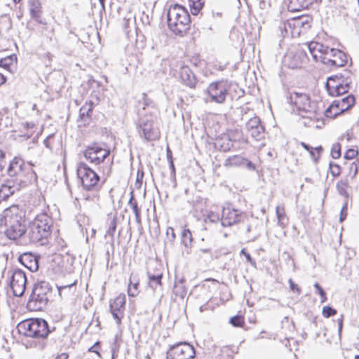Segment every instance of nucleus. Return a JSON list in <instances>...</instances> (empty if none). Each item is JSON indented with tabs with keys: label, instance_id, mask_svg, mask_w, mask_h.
I'll return each mask as SVG.
<instances>
[{
	"label": "nucleus",
	"instance_id": "1",
	"mask_svg": "<svg viewBox=\"0 0 359 359\" xmlns=\"http://www.w3.org/2000/svg\"><path fill=\"white\" fill-rule=\"evenodd\" d=\"M32 166V164L25 163L21 158L15 157L11 161L4 177L22 187H26L37 178Z\"/></svg>",
	"mask_w": 359,
	"mask_h": 359
},
{
	"label": "nucleus",
	"instance_id": "2",
	"mask_svg": "<svg viewBox=\"0 0 359 359\" xmlns=\"http://www.w3.org/2000/svg\"><path fill=\"white\" fill-rule=\"evenodd\" d=\"M287 100L295 106L299 114L303 118L309 120V122L304 123L305 126H311V122L318 119L317 103L311 101L307 94L294 92L287 97Z\"/></svg>",
	"mask_w": 359,
	"mask_h": 359
},
{
	"label": "nucleus",
	"instance_id": "3",
	"mask_svg": "<svg viewBox=\"0 0 359 359\" xmlns=\"http://www.w3.org/2000/svg\"><path fill=\"white\" fill-rule=\"evenodd\" d=\"M5 235L11 240H17L26 231V224L16 207L6 209L3 213Z\"/></svg>",
	"mask_w": 359,
	"mask_h": 359
},
{
	"label": "nucleus",
	"instance_id": "4",
	"mask_svg": "<svg viewBox=\"0 0 359 359\" xmlns=\"http://www.w3.org/2000/svg\"><path fill=\"white\" fill-rule=\"evenodd\" d=\"M167 16L168 27L176 36L182 37L189 29L190 16L183 6L178 4L171 6Z\"/></svg>",
	"mask_w": 359,
	"mask_h": 359
},
{
	"label": "nucleus",
	"instance_id": "5",
	"mask_svg": "<svg viewBox=\"0 0 359 359\" xmlns=\"http://www.w3.org/2000/svg\"><path fill=\"white\" fill-rule=\"evenodd\" d=\"M20 334L34 339H45L51 334V330L47 321L42 318H29L21 321L17 325Z\"/></svg>",
	"mask_w": 359,
	"mask_h": 359
},
{
	"label": "nucleus",
	"instance_id": "6",
	"mask_svg": "<svg viewBox=\"0 0 359 359\" xmlns=\"http://www.w3.org/2000/svg\"><path fill=\"white\" fill-rule=\"evenodd\" d=\"M52 226V218L47 213L41 212L37 215L29 226L28 236L30 242L43 245V241L50 235Z\"/></svg>",
	"mask_w": 359,
	"mask_h": 359
},
{
	"label": "nucleus",
	"instance_id": "7",
	"mask_svg": "<svg viewBox=\"0 0 359 359\" xmlns=\"http://www.w3.org/2000/svg\"><path fill=\"white\" fill-rule=\"evenodd\" d=\"M50 294V286L48 282L36 283L27 302L28 307L34 311H41L47 304Z\"/></svg>",
	"mask_w": 359,
	"mask_h": 359
},
{
	"label": "nucleus",
	"instance_id": "8",
	"mask_svg": "<svg viewBox=\"0 0 359 359\" xmlns=\"http://www.w3.org/2000/svg\"><path fill=\"white\" fill-rule=\"evenodd\" d=\"M77 175L81 181L83 187L88 191H97L100 187L99 175L85 163H80L77 168Z\"/></svg>",
	"mask_w": 359,
	"mask_h": 359
},
{
	"label": "nucleus",
	"instance_id": "9",
	"mask_svg": "<svg viewBox=\"0 0 359 359\" xmlns=\"http://www.w3.org/2000/svg\"><path fill=\"white\" fill-rule=\"evenodd\" d=\"M248 219L246 212L233 208L231 204L224 206L222 210L220 222L224 227L232 226Z\"/></svg>",
	"mask_w": 359,
	"mask_h": 359
},
{
	"label": "nucleus",
	"instance_id": "10",
	"mask_svg": "<svg viewBox=\"0 0 359 359\" xmlns=\"http://www.w3.org/2000/svg\"><path fill=\"white\" fill-rule=\"evenodd\" d=\"M229 88L224 81L211 83L207 90L208 97L206 102L222 104L225 102Z\"/></svg>",
	"mask_w": 359,
	"mask_h": 359
},
{
	"label": "nucleus",
	"instance_id": "11",
	"mask_svg": "<svg viewBox=\"0 0 359 359\" xmlns=\"http://www.w3.org/2000/svg\"><path fill=\"white\" fill-rule=\"evenodd\" d=\"M140 136L147 141H154L158 137V132L154 128V120L151 116L140 118L137 125Z\"/></svg>",
	"mask_w": 359,
	"mask_h": 359
},
{
	"label": "nucleus",
	"instance_id": "12",
	"mask_svg": "<svg viewBox=\"0 0 359 359\" xmlns=\"http://www.w3.org/2000/svg\"><path fill=\"white\" fill-rule=\"evenodd\" d=\"M196 353L194 347L188 343H180L170 347L166 359H193Z\"/></svg>",
	"mask_w": 359,
	"mask_h": 359
},
{
	"label": "nucleus",
	"instance_id": "13",
	"mask_svg": "<svg viewBox=\"0 0 359 359\" xmlns=\"http://www.w3.org/2000/svg\"><path fill=\"white\" fill-rule=\"evenodd\" d=\"M110 151L95 143L87 147L84 151L85 158L92 163L98 165L109 155Z\"/></svg>",
	"mask_w": 359,
	"mask_h": 359
},
{
	"label": "nucleus",
	"instance_id": "14",
	"mask_svg": "<svg viewBox=\"0 0 359 359\" xmlns=\"http://www.w3.org/2000/svg\"><path fill=\"white\" fill-rule=\"evenodd\" d=\"M327 56H320V61L330 67H343L347 62V55L342 51L330 48L327 49Z\"/></svg>",
	"mask_w": 359,
	"mask_h": 359
},
{
	"label": "nucleus",
	"instance_id": "15",
	"mask_svg": "<svg viewBox=\"0 0 359 359\" xmlns=\"http://www.w3.org/2000/svg\"><path fill=\"white\" fill-rule=\"evenodd\" d=\"M26 283L27 277L25 272L20 269H15L10 282L13 294L16 297H21L25 292Z\"/></svg>",
	"mask_w": 359,
	"mask_h": 359
},
{
	"label": "nucleus",
	"instance_id": "16",
	"mask_svg": "<svg viewBox=\"0 0 359 359\" xmlns=\"http://www.w3.org/2000/svg\"><path fill=\"white\" fill-rule=\"evenodd\" d=\"M126 300V295L123 294H120L113 301H110V312L112 314L113 318L116 320L117 325H119L121 323Z\"/></svg>",
	"mask_w": 359,
	"mask_h": 359
},
{
	"label": "nucleus",
	"instance_id": "17",
	"mask_svg": "<svg viewBox=\"0 0 359 359\" xmlns=\"http://www.w3.org/2000/svg\"><path fill=\"white\" fill-rule=\"evenodd\" d=\"M246 129L252 137L256 140H261L264 138V128L260 122V119L257 116L251 118L246 123Z\"/></svg>",
	"mask_w": 359,
	"mask_h": 359
},
{
	"label": "nucleus",
	"instance_id": "18",
	"mask_svg": "<svg viewBox=\"0 0 359 359\" xmlns=\"http://www.w3.org/2000/svg\"><path fill=\"white\" fill-rule=\"evenodd\" d=\"M303 46L309 50L315 61H318L319 58L320 59V56L327 57L328 54L327 49H330L329 47L316 41L304 43Z\"/></svg>",
	"mask_w": 359,
	"mask_h": 359
},
{
	"label": "nucleus",
	"instance_id": "19",
	"mask_svg": "<svg viewBox=\"0 0 359 359\" xmlns=\"http://www.w3.org/2000/svg\"><path fill=\"white\" fill-rule=\"evenodd\" d=\"M288 26L293 27L292 34H297L299 35L302 31V29L306 31L311 27V18L308 16L294 18L291 22H288Z\"/></svg>",
	"mask_w": 359,
	"mask_h": 359
},
{
	"label": "nucleus",
	"instance_id": "20",
	"mask_svg": "<svg viewBox=\"0 0 359 359\" xmlns=\"http://www.w3.org/2000/svg\"><path fill=\"white\" fill-rule=\"evenodd\" d=\"M224 165L226 167H240L245 166L250 170H254L255 166L254 163L241 156H232L225 160Z\"/></svg>",
	"mask_w": 359,
	"mask_h": 359
},
{
	"label": "nucleus",
	"instance_id": "21",
	"mask_svg": "<svg viewBox=\"0 0 359 359\" xmlns=\"http://www.w3.org/2000/svg\"><path fill=\"white\" fill-rule=\"evenodd\" d=\"M288 57L290 60L287 65L288 67L292 69L301 67L308 60L307 55L304 47H302L301 50H298L295 53L292 55L290 54Z\"/></svg>",
	"mask_w": 359,
	"mask_h": 359
},
{
	"label": "nucleus",
	"instance_id": "22",
	"mask_svg": "<svg viewBox=\"0 0 359 359\" xmlns=\"http://www.w3.org/2000/svg\"><path fill=\"white\" fill-rule=\"evenodd\" d=\"M18 261L30 271H36L39 269L38 259L32 253H23L18 257Z\"/></svg>",
	"mask_w": 359,
	"mask_h": 359
},
{
	"label": "nucleus",
	"instance_id": "23",
	"mask_svg": "<svg viewBox=\"0 0 359 359\" xmlns=\"http://www.w3.org/2000/svg\"><path fill=\"white\" fill-rule=\"evenodd\" d=\"M346 75L347 74H345L344 72V73H340L334 76H331L327 79L325 86L330 95L331 94H335L336 88H337L338 83H340L342 79H344L346 78Z\"/></svg>",
	"mask_w": 359,
	"mask_h": 359
},
{
	"label": "nucleus",
	"instance_id": "24",
	"mask_svg": "<svg viewBox=\"0 0 359 359\" xmlns=\"http://www.w3.org/2000/svg\"><path fill=\"white\" fill-rule=\"evenodd\" d=\"M180 78L182 81L187 86L193 88L196 83L195 75L187 66H183L180 69Z\"/></svg>",
	"mask_w": 359,
	"mask_h": 359
},
{
	"label": "nucleus",
	"instance_id": "25",
	"mask_svg": "<svg viewBox=\"0 0 359 359\" xmlns=\"http://www.w3.org/2000/svg\"><path fill=\"white\" fill-rule=\"evenodd\" d=\"M345 74H347L346 78L342 79L340 83H338L335 94H331V96L337 97L348 92L352 83L351 74L350 72L345 71Z\"/></svg>",
	"mask_w": 359,
	"mask_h": 359
},
{
	"label": "nucleus",
	"instance_id": "26",
	"mask_svg": "<svg viewBox=\"0 0 359 359\" xmlns=\"http://www.w3.org/2000/svg\"><path fill=\"white\" fill-rule=\"evenodd\" d=\"M139 279L136 274L131 273L128 287V294L130 297H136L139 294Z\"/></svg>",
	"mask_w": 359,
	"mask_h": 359
},
{
	"label": "nucleus",
	"instance_id": "27",
	"mask_svg": "<svg viewBox=\"0 0 359 359\" xmlns=\"http://www.w3.org/2000/svg\"><path fill=\"white\" fill-rule=\"evenodd\" d=\"M30 14L32 18L39 23L44 24L43 22L41 14V5L40 1H30Z\"/></svg>",
	"mask_w": 359,
	"mask_h": 359
},
{
	"label": "nucleus",
	"instance_id": "28",
	"mask_svg": "<svg viewBox=\"0 0 359 359\" xmlns=\"http://www.w3.org/2000/svg\"><path fill=\"white\" fill-rule=\"evenodd\" d=\"M94 104L93 103L90 102H86L81 108L79 110V121H83V122H86L87 119L90 118V113L93 111ZM85 125V123H83Z\"/></svg>",
	"mask_w": 359,
	"mask_h": 359
},
{
	"label": "nucleus",
	"instance_id": "29",
	"mask_svg": "<svg viewBox=\"0 0 359 359\" xmlns=\"http://www.w3.org/2000/svg\"><path fill=\"white\" fill-rule=\"evenodd\" d=\"M343 112V109H341L337 101L334 100L325 111V116L327 118H334Z\"/></svg>",
	"mask_w": 359,
	"mask_h": 359
},
{
	"label": "nucleus",
	"instance_id": "30",
	"mask_svg": "<svg viewBox=\"0 0 359 359\" xmlns=\"http://www.w3.org/2000/svg\"><path fill=\"white\" fill-rule=\"evenodd\" d=\"M147 276L149 279V285L154 290H156L158 287H160L161 286V279L163 276V274L161 273L153 274L149 271L147 272Z\"/></svg>",
	"mask_w": 359,
	"mask_h": 359
},
{
	"label": "nucleus",
	"instance_id": "31",
	"mask_svg": "<svg viewBox=\"0 0 359 359\" xmlns=\"http://www.w3.org/2000/svg\"><path fill=\"white\" fill-rule=\"evenodd\" d=\"M128 205L132 208L135 216V221L138 225H141V215H140V209L138 208L137 203L135 199L133 193L131 192V196L128 201Z\"/></svg>",
	"mask_w": 359,
	"mask_h": 359
},
{
	"label": "nucleus",
	"instance_id": "32",
	"mask_svg": "<svg viewBox=\"0 0 359 359\" xmlns=\"http://www.w3.org/2000/svg\"><path fill=\"white\" fill-rule=\"evenodd\" d=\"M341 109H343V111L350 109L355 103V97L352 95H348L341 100H337Z\"/></svg>",
	"mask_w": 359,
	"mask_h": 359
},
{
	"label": "nucleus",
	"instance_id": "33",
	"mask_svg": "<svg viewBox=\"0 0 359 359\" xmlns=\"http://www.w3.org/2000/svg\"><path fill=\"white\" fill-rule=\"evenodd\" d=\"M276 214L278 219V224L284 228L288 223V219L286 217L285 209L282 206H277L276 208Z\"/></svg>",
	"mask_w": 359,
	"mask_h": 359
},
{
	"label": "nucleus",
	"instance_id": "34",
	"mask_svg": "<svg viewBox=\"0 0 359 359\" xmlns=\"http://www.w3.org/2000/svg\"><path fill=\"white\" fill-rule=\"evenodd\" d=\"M348 187V181L347 179L341 180L337 184V189L338 193L344 196L346 200L347 199L348 194L347 192V189Z\"/></svg>",
	"mask_w": 359,
	"mask_h": 359
},
{
	"label": "nucleus",
	"instance_id": "35",
	"mask_svg": "<svg viewBox=\"0 0 359 359\" xmlns=\"http://www.w3.org/2000/svg\"><path fill=\"white\" fill-rule=\"evenodd\" d=\"M173 292L176 296L183 299L187 294V289L182 280L175 283L173 287Z\"/></svg>",
	"mask_w": 359,
	"mask_h": 359
},
{
	"label": "nucleus",
	"instance_id": "36",
	"mask_svg": "<svg viewBox=\"0 0 359 359\" xmlns=\"http://www.w3.org/2000/svg\"><path fill=\"white\" fill-rule=\"evenodd\" d=\"M182 243L186 247L189 248L192 243V235L189 229H184L181 233Z\"/></svg>",
	"mask_w": 359,
	"mask_h": 359
},
{
	"label": "nucleus",
	"instance_id": "37",
	"mask_svg": "<svg viewBox=\"0 0 359 359\" xmlns=\"http://www.w3.org/2000/svg\"><path fill=\"white\" fill-rule=\"evenodd\" d=\"M309 4L307 1H289L287 9L290 12H297L302 11L304 8L307 7Z\"/></svg>",
	"mask_w": 359,
	"mask_h": 359
},
{
	"label": "nucleus",
	"instance_id": "38",
	"mask_svg": "<svg viewBox=\"0 0 359 359\" xmlns=\"http://www.w3.org/2000/svg\"><path fill=\"white\" fill-rule=\"evenodd\" d=\"M116 225H117V219L116 217H113V218L111 219L108 230L107 231V233L105 234V236H109L111 238V244L114 242V233L116 229Z\"/></svg>",
	"mask_w": 359,
	"mask_h": 359
},
{
	"label": "nucleus",
	"instance_id": "39",
	"mask_svg": "<svg viewBox=\"0 0 359 359\" xmlns=\"http://www.w3.org/2000/svg\"><path fill=\"white\" fill-rule=\"evenodd\" d=\"M16 59L17 57L15 55H11L6 57L1 58L0 60V67L4 68L5 69H8L11 65H13L14 60Z\"/></svg>",
	"mask_w": 359,
	"mask_h": 359
},
{
	"label": "nucleus",
	"instance_id": "40",
	"mask_svg": "<svg viewBox=\"0 0 359 359\" xmlns=\"http://www.w3.org/2000/svg\"><path fill=\"white\" fill-rule=\"evenodd\" d=\"M190 11L192 15H196L198 14L200 10L203 6V1H189Z\"/></svg>",
	"mask_w": 359,
	"mask_h": 359
},
{
	"label": "nucleus",
	"instance_id": "41",
	"mask_svg": "<svg viewBox=\"0 0 359 359\" xmlns=\"http://www.w3.org/2000/svg\"><path fill=\"white\" fill-rule=\"evenodd\" d=\"M229 322L234 327H242L244 324L243 318L241 316L231 317L229 320Z\"/></svg>",
	"mask_w": 359,
	"mask_h": 359
},
{
	"label": "nucleus",
	"instance_id": "42",
	"mask_svg": "<svg viewBox=\"0 0 359 359\" xmlns=\"http://www.w3.org/2000/svg\"><path fill=\"white\" fill-rule=\"evenodd\" d=\"M331 156L333 158H339L341 156V146L339 143L334 144L331 149Z\"/></svg>",
	"mask_w": 359,
	"mask_h": 359
},
{
	"label": "nucleus",
	"instance_id": "43",
	"mask_svg": "<svg viewBox=\"0 0 359 359\" xmlns=\"http://www.w3.org/2000/svg\"><path fill=\"white\" fill-rule=\"evenodd\" d=\"M323 315L325 318H330L337 313V310L331 306H326L323 308Z\"/></svg>",
	"mask_w": 359,
	"mask_h": 359
},
{
	"label": "nucleus",
	"instance_id": "44",
	"mask_svg": "<svg viewBox=\"0 0 359 359\" xmlns=\"http://www.w3.org/2000/svg\"><path fill=\"white\" fill-rule=\"evenodd\" d=\"M330 173L334 177H338L341 173L340 166L334 163H332V162L330 163Z\"/></svg>",
	"mask_w": 359,
	"mask_h": 359
},
{
	"label": "nucleus",
	"instance_id": "45",
	"mask_svg": "<svg viewBox=\"0 0 359 359\" xmlns=\"http://www.w3.org/2000/svg\"><path fill=\"white\" fill-rule=\"evenodd\" d=\"M323 151V147L321 146L315 147L313 151H311L309 154L315 162H317Z\"/></svg>",
	"mask_w": 359,
	"mask_h": 359
},
{
	"label": "nucleus",
	"instance_id": "46",
	"mask_svg": "<svg viewBox=\"0 0 359 359\" xmlns=\"http://www.w3.org/2000/svg\"><path fill=\"white\" fill-rule=\"evenodd\" d=\"M133 25H134V19H132L130 18H124L123 29L127 35H128V34L130 32L128 29L130 28V25L133 26Z\"/></svg>",
	"mask_w": 359,
	"mask_h": 359
},
{
	"label": "nucleus",
	"instance_id": "47",
	"mask_svg": "<svg viewBox=\"0 0 359 359\" xmlns=\"http://www.w3.org/2000/svg\"><path fill=\"white\" fill-rule=\"evenodd\" d=\"M121 1H109V8L111 13H116L120 14L121 13V6L118 5V3Z\"/></svg>",
	"mask_w": 359,
	"mask_h": 359
},
{
	"label": "nucleus",
	"instance_id": "48",
	"mask_svg": "<svg viewBox=\"0 0 359 359\" xmlns=\"http://www.w3.org/2000/svg\"><path fill=\"white\" fill-rule=\"evenodd\" d=\"M314 287L318 290V294L321 297V302H325L327 299L326 294L322 287L318 283H316L314 284Z\"/></svg>",
	"mask_w": 359,
	"mask_h": 359
},
{
	"label": "nucleus",
	"instance_id": "49",
	"mask_svg": "<svg viewBox=\"0 0 359 359\" xmlns=\"http://www.w3.org/2000/svg\"><path fill=\"white\" fill-rule=\"evenodd\" d=\"M223 140L227 141V142H226V144L223 143L222 144H221L220 147L224 151H229L231 149V147L233 146V144L231 143V138L230 137V135H229L226 138H224Z\"/></svg>",
	"mask_w": 359,
	"mask_h": 359
},
{
	"label": "nucleus",
	"instance_id": "50",
	"mask_svg": "<svg viewBox=\"0 0 359 359\" xmlns=\"http://www.w3.org/2000/svg\"><path fill=\"white\" fill-rule=\"evenodd\" d=\"M143 177H144L143 170L139 169L137 172V179H136V182H135V186L137 188H140L142 183Z\"/></svg>",
	"mask_w": 359,
	"mask_h": 359
},
{
	"label": "nucleus",
	"instance_id": "51",
	"mask_svg": "<svg viewBox=\"0 0 359 359\" xmlns=\"http://www.w3.org/2000/svg\"><path fill=\"white\" fill-rule=\"evenodd\" d=\"M53 135H48L43 141V144L45 147L50 150H53Z\"/></svg>",
	"mask_w": 359,
	"mask_h": 359
},
{
	"label": "nucleus",
	"instance_id": "52",
	"mask_svg": "<svg viewBox=\"0 0 359 359\" xmlns=\"http://www.w3.org/2000/svg\"><path fill=\"white\" fill-rule=\"evenodd\" d=\"M207 219L210 222H216L220 219V217L218 214L210 211L207 215Z\"/></svg>",
	"mask_w": 359,
	"mask_h": 359
},
{
	"label": "nucleus",
	"instance_id": "53",
	"mask_svg": "<svg viewBox=\"0 0 359 359\" xmlns=\"http://www.w3.org/2000/svg\"><path fill=\"white\" fill-rule=\"evenodd\" d=\"M347 216V201H345L344 205L341 209L339 221L343 222Z\"/></svg>",
	"mask_w": 359,
	"mask_h": 359
},
{
	"label": "nucleus",
	"instance_id": "54",
	"mask_svg": "<svg viewBox=\"0 0 359 359\" xmlns=\"http://www.w3.org/2000/svg\"><path fill=\"white\" fill-rule=\"evenodd\" d=\"M357 154V150H355L353 149H349L346 151L344 157L346 159H353L356 156Z\"/></svg>",
	"mask_w": 359,
	"mask_h": 359
},
{
	"label": "nucleus",
	"instance_id": "55",
	"mask_svg": "<svg viewBox=\"0 0 359 359\" xmlns=\"http://www.w3.org/2000/svg\"><path fill=\"white\" fill-rule=\"evenodd\" d=\"M166 235L168 240L171 242L174 241L175 239V233L174 229L172 227H168L166 231Z\"/></svg>",
	"mask_w": 359,
	"mask_h": 359
},
{
	"label": "nucleus",
	"instance_id": "56",
	"mask_svg": "<svg viewBox=\"0 0 359 359\" xmlns=\"http://www.w3.org/2000/svg\"><path fill=\"white\" fill-rule=\"evenodd\" d=\"M6 164L5 154L3 151L0 150V171L3 170Z\"/></svg>",
	"mask_w": 359,
	"mask_h": 359
},
{
	"label": "nucleus",
	"instance_id": "57",
	"mask_svg": "<svg viewBox=\"0 0 359 359\" xmlns=\"http://www.w3.org/2000/svg\"><path fill=\"white\" fill-rule=\"evenodd\" d=\"M142 100H143V104H144L143 109H145V106L150 105L152 103V101L147 97V95L145 93H142Z\"/></svg>",
	"mask_w": 359,
	"mask_h": 359
},
{
	"label": "nucleus",
	"instance_id": "58",
	"mask_svg": "<svg viewBox=\"0 0 359 359\" xmlns=\"http://www.w3.org/2000/svg\"><path fill=\"white\" fill-rule=\"evenodd\" d=\"M141 20L142 23L146 26L149 25L150 20L148 15H144V12L142 13V16L141 17Z\"/></svg>",
	"mask_w": 359,
	"mask_h": 359
},
{
	"label": "nucleus",
	"instance_id": "59",
	"mask_svg": "<svg viewBox=\"0 0 359 359\" xmlns=\"http://www.w3.org/2000/svg\"><path fill=\"white\" fill-rule=\"evenodd\" d=\"M289 283H290V289L292 290H297V293L298 294H300V289L297 287V285L296 284H294V283L292 280V279H289Z\"/></svg>",
	"mask_w": 359,
	"mask_h": 359
},
{
	"label": "nucleus",
	"instance_id": "60",
	"mask_svg": "<svg viewBox=\"0 0 359 359\" xmlns=\"http://www.w3.org/2000/svg\"><path fill=\"white\" fill-rule=\"evenodd\" d=\"M343 327V316H341V318L338 320V332L339 335H341Z\"/></svg>",
	"mask_w": 359,
	"mask_h": 359
},
{
	"label": "nucleus",
	"instance_id": "61",
	"mask_svg": "<svg viewBox=\"0 0 359 359\" xmlns=\"http://www.w3.org/2000/svg\"><path fill=\"white\" fill-rule=\"evenodd\" d=\"M169 163H170V168L171 169V174H172V175L175 176V165L173 163L172 157H170Z\"/></svg>",
	"mask_w": 359,
	"mask_h": 359
},
{
	"label": "nucleus",
	"instance_id": "62",
	"mask_svg": "<svg viewBox=\"0 0 359 359\" xmlns=\"http://www.w3.org/2000/svg\"><path fill=\"white\" fill-rule=\"evenodd\" d=\"M302 144V147H304L306 151H308L309 153H310L311 151H314V149H315V147L313 148V147H312L309 146V144H306V143H304V142H302V144Z\"/></svg>",
	"mask_w": 359,
	"mask_h": 359
},
{
	"label": "nucleus",
	"instance_id": "63",
	"mask_svg": "<svg viewBox=\"0 0 359 359\" xmlns=\"http://www.w3.org/2000/svg\"><path fill=\"white\" fill-rule=\"evenodd\" d=\"M242 253H243L245 256V258L247 259L248 262H250L252 264H255V262L252 261V258H251V256L249 253H247V252H244V250H243L242 251Z\"/></svg>",
	"mask_w": 359,
	"mask_h": 359
},
{
	"label": "nucleus",
	"instance_id": "64",
	"mask_svg": "<svg viewBox=\"0 0 359 359\" xmlns=\"http://www.w3.org/2000/svg\"><path fill=\"white\" fill-rule=\"evenodd\" d=\"M68 354L66 353H62L60 355H57L55 359H68Z\"/></svg>",
	"mask_w": 359,
	"mask_h": 359
}]
</instances>
